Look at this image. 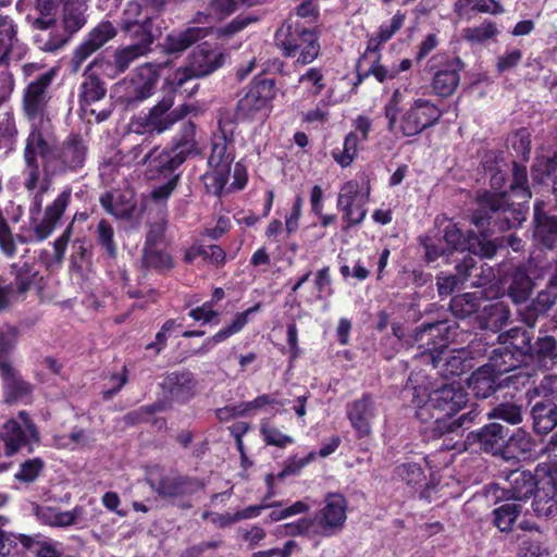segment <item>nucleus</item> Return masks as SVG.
I'll return each instance as SVG.
<instances>
[{
    "instance_id": "obj_1",
    "label": "nucleus",
    "mask_w": 557,
    "mask_h": 557,
    "mask_svg": "<svg viewBox=\"0 0 557 557\" xmlns=\"http://www.w3.org/2000/svg\"><path fill=\"white\" fill-rule=\"evenodd\" d=\"M196 127L193 123L183 125L180 138L173 148L168 151L158 148L146 151V146H135L127 154V163L135 165H147L146 175L148 178H156L159 174H172L173 170L181 165L188 156L200 152L198 141L195 138Z\"/></svg>"
},
{
    "instance_id": "obj_2",
    "label": "nucleus",
    "mask_w": 557,
    "mask_h": 557,
    "mask_svg": "<svg viewBox=\"0 0 557 557\" xmlns=\"http://www.w3.org/2000/svg\"><path fill=\"white\" fill-rule=\"evenodd\" d=\"M503 490L508 500L522 502L534 495V511L540 516H548L556 506L557 479L545 468L537 467L534 475L519 469L510 471Z\"/></svg>"
},
{
    "instance_id": "obj_3",
    "label": "nucleus",
    "mask_w": 557,
    "mask_h": 557,
    "mask_svg": "<svg viewBox=\"0 0 557 557\" xmlns=\"http://www.w3.org/2000/svg\"><path fill=\"white\" fill-rule=\"evenodd\" d=\"M406 91L407 88H396L393 91L384 107V115L389 132L410 137L435 125L442 117L443 111L428 99L416 98L398 119Z\"/></svg>"
},
{
    "instance_id": "obj_4",
    "label": "nucleus",
    "mask_w": 557,
    "mask_h": 557,
    "mask_svg": "<svg viewBox=\"0 0 557 557\" xmlns=\"http://www.w3.org/2000/svg\"><path fill=\"white\" fill-rule=\"evenodd\" d=\"M450 333V326L445 322L426 324L417 333V339L423 341L428 337H440V342L433 341L428 347L431 362L443 376H458L472 368L470 351L462 349H450L445 345Z\"/></svg>"
},
{
    "instance_id": "obj_5",
    "label": "nucleus",
    "mask_w": 557,
    "mask_h": 557,
    "mask_svg": "<svg viewBox=\"0 0 557 557\" xmlns=\"http://www.w3.org/2000/svg\"><path fill=\"white\" fill-rule=\"evenodd\" d=\"M54 72L48 71L32 82L24 92L23 109L30 123V132H37L46 138H50V121L46 116L48 102L47 88L51 84Z\"/></svg>"
},
{
    "instance_id": "obj_6",
    "label": "nucleus",
    "mask_w": 557,
    "mask_h": 557,
    "mask_svg": "<svg viewBox=\"0 0 557 557\" xmlns=\"http://www.w3.org/2000/svg\"><path fill=\"white\" fill-rule=\"evenodd\" d=\"M159 71V65L150 63L138 66L128 79L115 85L114 96L127 107L138 106L153 95L160 76Z\"/></svg>"
},
{
    "instance_id": "obj_7",
    "label": "nucleus",
    "mask_w": 557,
    "mask_h": 557,
    "mask_svg": "<svg viewBox=\"0 0 557 557\" xmlns=\"http://www.w3.org/2000/svg\"><path fill=\"white\" fill-rule=\"evenodd\" d=\"M275 39L284 54L300 64L311 63L320 51L317 34L304 27L283 25L276 32Z\"/></svg>"
},
{
    "instance_id": "obj_8",
    "label": "nucleus",
    "mask_w": 557,
    "mask_h": 557,
    "mask_svg": "<svg viewBox=\"0 0 557 557\" xmlns=\"http://www.w3.org/2000/svg\"><path fill=\"white\" fill-rule=\"evenodd\" d=\"M173 97H164L147 114L134 120L132 127L137 133L161 134L194 111V107L190 104H183L175 109H173Z\"/></svg>"
},
{
    "instance_id": "obj_9",
    "label": "nucleus",
    "mask_w": 557,
    "mask_h": 557,
    "mask_svg": "<svg viewBox=\"0 0 557 557\" xmlns=\"http://www.w3.org/2000/svg\"><path fill=\"white\" fill-rule=\"evenodd\" d=\"M503 348L495 349L491 356L487 367L498 376L517 368L521 357H524L531 349V338L521 329L515 327L505 334L499 335Z\"/></svg>"
},
{
    "instance_id": "obj_10",
    "label": "nucleus",
    "mask_w": 557,
    "mask_h": 557,
    "mask_svg": "<svg viewBox=\"0 0 557 557\" xmlns=\"http://www.w3.org/2000/svg\"><path fill=\"white\" fill-rule=\"evenodd\" d=\"M233 157L227 152V138L223 131L212 137L211 153L208 159L209 170L203 175L207 190L220 195L226 187Z\"/></svg>"
},
{
    "instance_id": "obj_11",
    "label": "nucleus",
    "mask_w": 557,
    "mask_h": 557,
    "mask_svg": "<svg viewBox=\"0 0 557 557\" xmlns=\"http://www.w3.org/2000/svg\"><path fill=\"white\" fill-rule=\"evenodd\" d=\"M370 196V184L362 177L346 182L338 193L337 208L343 212L345 228L360 224L366 215V203Z\"/></svg>"
},
{
    "instance_id": "obj_12",
    "label": "nucleus",
    "mask_w": 557,
    "mask_h": 557,
    "mask_svg": "<svg viewBox=\"0 0 557 557\" xmlns=\"http://www.w3.org/2000/svg\"><path fill=\"white\" fill-rule=\"evenodd\" d=\"M467 393L456 383L443 385L428 394L422 387H414L413 403L423 410L424 407L454 416L467 404Z\"/></svg>"
},
{
    "instance_id": "obj_13",
    "label": "nucleus",
    "mask_w": 557,
    "mask_h": 557,
    "mask_svg": "<svg viewBox=\"0 0 557 557\" xmlns=\"http://www.w3.org/2000/svg\"><path fill=\"white\" fill-rule=\"evenodd\" d=\"M51 146L50 138H46L37 132L29 133L24 151L26 162L25 187L28 190H34L40 188L41 185H47L45 182L40 181L38 158L40 157L45 161L46 166L49 168L51 159L54 157V153L51 151Z\"/></svg>"
},
{
    "instance_id": "obj_14",
    "label": "nucleus",
    "mask_w": 557,
    "mask_h": 557,
    "mask_svg": "<svg viewBox=\"0 0 557 557\" xmlns=\"http://www.w3.org/2000/svg\"><path fill=\"white\" fill-rule=\"evenodd\" d=\"M7 456H12L21 448L32 446L39 440L38 431L27 413L21 411L16 418L9 420L1 432Z\"/></svg>"
},
{
    "instance_id": "obj_15",
    "label": "nucleus",
    "mask_w": 557,
    "mask_h": 557,
    "mask_svg": "<svg viewBox=\"0 0 557 557\" xmlns=\"http://www.w3.org/2000/svg\"><path fill=\"white\" fill-rule=\"evenodd\" d=\"M275 83L271 78H256L247 94L238 102L239 114L244 117H252L257 113L267 115L276 96Z\"/></svg>"
},
{
    "instance_id": "obj_16",
    "label": "nucleus",
    "mask_w": 557,
    "mask_h": 557,
    "mask_svg": "<svg viewBox=\"0 0 557 557\" xmlns=\"http://www.w3.org/2000/svg\"><path fill=\"white\" fill-rule=\"evenodd\" d=\"M443 242L449 251H465L468 250L473 255H479L484 258H491L495 255L497 246L494 242L486 238V236H476L469 233L466 236L461 230L449 222L444 230Z\"/></svg>"
},
{
    "instance_id": "obj_17",
    "label": "nucleus",
    "mask_w": 557,
    "mask_h": 557,
    "mask_svg": "<svg viewBox=\"0 0 557 557\" xmlns=\"http://www.w3.org/2000/svg\"><path fill=\"white\" fill-rule=\"evenodd\" d=\"M347 502L342 494L330 493L325 496L324 506L315 517L319 533L333 535L342 530L347 519Z\"/></svg>"
},
{
    "instance_id": "obj_18",
    "label": "nucleus",
    "mask_w": 557,
    "mask_h": 557,
    "mask_svg": "<svg viewBox=\"0 0 557 557\" xmlns=\"http://www.w3.org/2000/svg\"><path fill=\"white\" fill-rule=\"evenodd\" d=\"M35 513L41 523L55 528L86 524L88 521V515L83 505H77L72 510L66 511L57 507L41 506L36 508Z\"/></svg>"
},
{
    "instance_id": "obj_19",
    "label": "nucleus",
    "mask_w": 557,
    "mask_h": 557,
    "mask_svg": "<svg viewBox=\"0 0 557 557\" xmlns=\"http://www.w3.org/2000/svg\"><path fill=\"white\" fill-rule=\"evenodd\" d=\"M375 416V405L369 396L354 400L347 406V418L358 437H367L371 434Z\"/></svg>"
},
{
    "instance_id": "obj_20",
    "label": "nucleus",
    "mask_w": 557,
    "mask_h": 557,
    "mask_svg": "<svg viewBox=\"0 0 557 557\" xmlns=\"http://www.w3.org/2000/svg\"><path fill=\"white\" fill-rule=\"evenodd\" d=\"M116 35L114 26L109 21L99 23L88 37L76 48L73 62L78 67L91 53L101 48Z\"/></svg>"
},
{
    "instance_id": "obj_21",
    "label": "nucleus",
    "mask_w": 557,
    "mask_h": 557,
    "mask_svg": "<svg viewBox=\"0 0 557 557\" xmlns=\"http://www.w3.org/2000/svg\"><path fill=\"white\" fill-rule=\"evenodd\" d=\"M257 0H213L208 12H198L194 17V23L203 24L209 27V32L213 25L234 13L242 5H252Z\"/></svg>"
},
{
    "instance_id": "obj_22",
    "label": "nucleus",
    "mask_w": 557,
    "mask_h": 557,
    "mask_svg": "<svg viewBox=\"0 0 557 557\" xmlns=\"http://www.w3.org/2000/svg\"><path fill=\"white\" fill-rule=\"evenodd\" d=\"M223 61L224 54L220 50L201 46L190 55V72L195 76H206L219 69Z\"/></svg>"
},
{
    "instance_id": "obj_23",
    "label": "nucleus",
    "mask_w": 557,
    "mask_h": 557,
    "mask_svg": "<svg viewBox=\"0 0 557 557\" xmlns=\"http://www.w3.org/2000/svg\"><path fill=\"white\" fill-rule=\"evenodd\" d=\"M151 42L152 36L149 33H145L138 44L127 46L114 53V69L110 71L103 69L102 72L109 76H114L124 72L133 61H135L138 57L144 55L149 50Z\"/></svg>"
},
{
    "instance_id": "obj_24",
    "label": "nucleus",
    "mask_w": 557,
    "mask_h": 557,
    "mask_svg": "<svg viewBox=\"0 0 557 557\" xmlns=\"http://www.w3.org/2000/svg\"><path fill=\"white\" fill-rule=\"evenodd\" d=\"M162 387L172 400L182 403L190 399L195 393V382L190 373H171L164 379Z\"/></svg>"
},
{
    "instance_id": "obj_25",
    "label": "nucleus",
    "mask_w": 557,
    "mask_h": 557,
    "mask_svg": "<svg viewBox=\"0 0 557 557\" xmlns=\"http://www.w3.org/2000/svg\"><path fill=\"white\" fill-rule=\"evenodd\" d=\"M209 34V27L193 26L184 32L173 33L166 36L163 48L168 53L182 52L197 40Z\"/></svg>"
},
{
    "instance_id": "obj_26",
    "label": "nucleus",
    "mask_w": 557,
    "mask_h": 557,
    "mask_svg": "<svg viewBox=\"0 0 557 557\" xmlns=\"http://www.w3.org/2000/svg\"><path fill=\"white\" fill-rule=\"evenodd\" d=\"M13 537L36 557H61V545L51 539L24 534L13 535Z\"/></svg>"
},
{
    "instance_id": "obj_27",
    "label": "nucleus",
    "mask_w": 557,
    "mask_h": 557,
    "mask_svg": "<svg viewBox=\"0 0 557 557\" xmlns=\"http://www.w3.org/2000/svg\"><path fill=\"white\" fill-rule=\"evenodd\" d=\"M468 441H476L485 451L496 454L505 442V430L499 423L493 422L481 429L478 433H470Z\"/></svg>"
},
{
    "instance_id": "obj_28",
    "label": "nucleus",
    "mask_w": 557,
    "mask_h": 557,
    "mask_svg": "<svg viewBox=\"0 0 557 557\" xmlns=\"http://www.w3.org/2000/svg\"><path fill=\"white\" fill-rule=\"evenodd\" d=\"M86 154V148L81 139L72 137L58 152L61 165L59 168H52V170H76L84 164Z\"/></svg>"
},
{
    "instance_id": "obj_29",
    "label": "nucleus",
    "mask_w": 557,
    "mask_h": 557,
    "mask_svg": "<svg viewBox=\"0 0 557 557\" xmlns=\"http://www.w3.org/2000/svg\"><path fill=\"white\" fill-rule=\"evenodd\" d=\"M496 377L493 368L484 364L472 373L468 380V387L476 397L486 398L495 392Z\"/></svg>"
},
{
    "instance_id": "obj_30",
    "label": "nucleus",
    "mask_w": 557,
    "mask_h": 557,
    "mask_svg": "<svg viewBox=\"0 0 557 557\" xmlns=\"http://www.w3.org/2000/svg\"><path fill=\"white\" fill-rule=\"evenodd\" d=\"M460 81L458 63L456 66H449L435 73L432 87L436 95L441 97L450 96L457 88Z\"/></svg>"
},
{
    "instance_id": "obj_31",
    "label": "nucleus",
    "mask_w": 557,
    "mask_h": 557,
    "mask_svg": "<svg viewBox=\"0 0 557 557\" xmlns=\"http://www.w3.org/2000/svg\"><path fill=\"white\" fill-rule=\"evenodd\" d=\"M522 512V505L508 500L493 510V522L502 532L511 530L513 523Z\"/></svg>"
},
{
    "instance_id": "obj_32",
    "label": "nucleus",
    "mask_w": 557,
    "mask_h": 557,
    "mask_svg": "<svg viewBox=\"0 0 557 557\" xmlns=\"http://www.w3.org/2000/svg\"><path fill=\"white\" fill-rule=\"evenodd\" d=\"M533 282L525 269H517L511 276V283L508 287V295L516 304L528 300L533 289Z\"/></svg>"
},
{
    "instance_id": "obj_33",
    "label": "nucleus",
    "mask_w": 557,
    "mask_h": 557,
    "mask_svg": "<svg viewBox=\"0 0 557 557\" xmlns=\"http://www.w3.org/2000/svg\"><path fill=\"white\" fill-rule=\"evenodd\" d=\"M102 208L119 219L131 216L135 205L131 199L122 197L120 193H106L100 197Z\"/></svg>"
},
{
    "instance_id": "obj_34",
    "label": "nucleus",
    "mask_w": 557,
    "mask_h": 557,
    "mask_svg": "<svg viewBox=\"0 0 557 557\" xmlns=\"http://www.w3.org/2000/svg\"><path fill=\"white\" fill-rule=\"evenodd\" d=\"M535 231L534 236L544 246L550 247L557 238V219L555 216H546L540 211V206H535Z\"/></svg>"
},
{
    "instance_id": "obj_35",
    "label": "nucleus",
    "mask_w": 557,
    "mask_h": 557,
    "mask_svg": "<svg viewBox=\"0 0 557 557\" xmlns=\"http://www.w3.org/2000/svg\"><path fill=\"white\" fill-rule=\"evenodd\" d=\"M532 417L537 433H547L557 424V409L554 405L536 403L532 408Z\"/></svg>"
},
{
    "instance_id": "obj_36",
    "label": "nucleus",
    "mask_w": 557,
    "mask_h": 557,
    "mask_svg": "<svg viewBox=\"0 0 557 557\" xmlns=\"http://www.w3.org/2000/svg\"><path fill=\"white\" fill-rule=\"evenodd\" d=\"M534 361L543 368H553L557 364V342L552 336H544L536 341L534 347Z\"/></svg>"
},
{
    "instance_id": "obj_37",
    "label": "nucleus",
    "mask_w": 557,
    "mask_h": 557,
    "mask_svg": "<svg viewBox=\"0 0 557 557\" xmlns=\"http://www.w3.org/2000/svg\"><path fill=\"white\" fill-rule=\"evenodd\" d=\"M0 373L5 388L11 391L15 397H22L29 393L30 385L17 375V371L10 360L4 359L0 361Z\"/></svg>"
},
{
    "instance_id": "obj_38",
    "label": "nucleus",
    "mask_w": 557,
    "mask_h": 557,
    "mask_svg": "<svg viewBox=\"0 0 557 557\" xmlns=\"http://www.w3.org/2000/svg\"><path fill=\"white\" fill-rule=\"evenodd\" d=\"M533 449V441L529 433L522 429H518L508 440L506 449L503 455L505 459H517L515 454L527 455Z\"/></svg>"
},
{
    "instance_id": "obj_39",
    "label": "nucleus",
    "mask_w": 557,
    "mask_h": 557,
    "mask_svg": "<svg viewBox=\"0 0 557 557\" xmlns=\"http://www.w3.org/2000/svg\"><path fill=\"white\" fill-rule=\"evenodd\" d=\"M145 4L139 1H131L127 3L126 9L124 11V26L125 29L138 33L139 30L143 32V36L145 33H148L146 29V22L148 20V15L145 14L141 17L143 10Z\"/></svg>"
},
{
    "instance_id": "obj_40",
    "label": "nucleus",
    "mask_w": 557,
    "mask_h": 557,
    "mask_svg": "<svg viewBox=\"0 0 557 557\" xmlns=\"http://www.w3.org/2000/svg\"><path fill=\"white\" fill-rule=\"evenodd\" d=\"M412 61L410 59H403L398 64L386 66L379 61H374L369 69V74L373 75L380 83H385L397 77L401 72H407L411 69Z\"/></svg>"
},
{
    "instance_id": "obj_41",
    "label": "nucleus",
    "mask_w": 557,
    "mask_h": 557,
    "mask_svg": "<svg viewBox=\"0 0 557 557\" xmlns=\"http://www.w3.org/2000/svg\"><path fill=\"white\" fill-rule=\"evenodd\" d=\"M480 297L476 293H466L456 296L450 301V310L457 318H467L480 308Z\"/></svg>"
},
{
    "instance_id": "obj_42",
    "label": "nucleus",
    "mask_w": 557,
    "mask_h": 557,
    "mask_svg": "<svg viewBox=\"0 0 557 557\" xmlns=\"http://www.w3.org/2000/svg\"><path fill=\"white\" fill-rule=\"evenodd\" d=\"M497 33L498 30L495 23L491 21H484L478 26L465 28L462 30V37L465 40L472 45H482L490 39H493Z\"/></svg>"
},
{
    "instance_id": "obj_43",
    "label": "nucleus",
    "mask_w": 557,
    "mask_h": 557,
    "mask_svg": "<svg viewBox=\"0 0 557 557\" xmlns=\"http://www.w3.org/2000/svg\"><path fill=\"white\" fill-rule=\"evenodd\" d=\"M533 178L540 183L552 181L553 193L557 197V154L553 159L540 161L532 169Z\"/></svg>"
},
{
    "instance_id": "obj_44",
    "label": "nucleus",
    "mask_w": 557,
    "mask_h": 557,
    "mask_svg": "<svg viewBox=\"0 0 557 557\" xmlns=\"http://www.w3.org/2000/svg\"><path fill=\"white\" fill-rule=\"evenodd\" d=\"M259 306L251 307L244 312L237 313L233 321L224 329L220 330L216 334L213 335L212 343L214 342H223L227 339L230 336L237 334L243 330V327L248 323L249 317L257 312Z\"/></svg>"
},
{
    "instance_id": "obj_45",
    "label": "nucleus",
    "mask_w": 557,
    "mask_h": 557,
    "mask_svg": "<svg viewBox=\"0 0 557 557\" xmlns=\"http://www.w3.org/2000/svg\"><path fill=\"white\" fill-rule=\"evenodd\" d=\"M360 143L357 133H349L345 137L343 150H333V158L343 168L350 165L357 156Z\"/></svg>"
},
{
    "instance_id": "obj_46",
    "label": "nucleus",
    "mask_w": 557,
    "mask_h": 557,
    "mask_svg": "<svg viewBox=\"0 0 557 557\" xmlns=\"http://www.w3.org/2000/svg\"><path fill=\"white\" fill-rule=\"evenodd\" d=\"M15 41V28L13 21L8 16L0 15V65L3 64L9 51Z\"/></svg>"
},
{
    "instance_id": "obj_47",
    "label": "nucleus",
    "mask_w": 557,
    "mask_h": 557,
    "mask_svg": "<svg viewBox=\"0 0 557 557\" xmlns=\"http://www.w3.org/2000/svg\"><path fill=\"white\" fill-rule=\"evenodd\" d=\"M143 262L145 267L160 271L168 270L173 265L171 256L164 251L156 249L154 247H145Z\"/></svg>"
},
{
    "instance_id": "obj_48",
    "label": "nucleus",
    "mask_w": 557,
    "mask_h": 557,
    "mask_svg": "<svg viewBox=\"0 0 557 557\" xmlns=\"http://www.w3.org/2000/svg\"><path fill=\"white\" fill-rule=\"evenodd\" d=\"M299 84L304 86L310 96L319 95L325 87L324 76L321 70L311 67L299 77Z\"/></svg>"
},
{
    "instance_id": "obj_49",
    "label": "nucleus",
    "mask_w": 557,
    "mask_h": 557,
    "mask_svg": "<svg viewBox=\"0 0 557 557\" xmlns=\"http://www.w3.org/2000/svg\"><path fill=\"white\" fill-rule=\"evenodd\" d=\"M104 94L106 88L100 81L94 76H88L82 84L81 99L86 104L100 100Z\"/></svg>"
},
{
    "instance_id": "obj_50",
    "label": "nucleus",
    "mask_w": 557,
    "mask_h": 557,
    "mask_svg": "<svg viewBox=\"0 0 557 557\" xmlns=\"http://www.w3.org/2000/svg\"><path fill=\"white\" fill-rule=\"evenodd\" d=\"M528 176L527 169L524 166L515 164L513 165V181L510 185L511 194L522 200L531 198V193L527 185Z\"/></svg>"
},
{
    "instance_id": "obj_51",
    "label": "nucleus",
    "mask_w": 557,
    "mask_h": 557,
    "mask_svg": "<svg viewBox=\"0 0 557 557\" xmlns=\"http://www.w3.org/2000/svg\"><path fill=\"white\" fill-rule=\"evenodd\" d=\"M282 405V403L277 401L274 397L270 395H261L251 401L238 405V414H251L256 413L257 411L263 410L267 406H271L272 409H274L275 406Z\"/></svg>"
},
{
    "instance_id": "obj_52",
    "label": "nucleus",
    "mask_w": 557,
    "mask_h": 557,
    "mask_svg": "<svg viewBox=\"0 0 557 557\" xmlns=\"http://www.w3.org/2000/svg\"><path fill=\"white\" fill-rule=\"evenodd\" d=\"M398 476L409 486L416 487L425 480L423 470L418 463H404L397 468Z\"/></svg>"
},
{
    "instance_id": "obj_53",
    "label": "nucleus",
    "mask_w": 557,
    "mask_h": 557,
    "mask_svg": "<svg viewBox=\"0 0 557 557\" xmlns=\"http://www.w3.org/2000/svg\"><path fill=\"white\" fill-rule=\"evenodd\" d=\"M71 195V189H64L54 201L46 208L45 216L57 224L70 203Z\"/></svg>"
},
{
    "instance_id": "obj_54",
    "label": "nucleus",
    "mask_w": 557,
    "mask_h": 557,
    "mask_svg": "<svg viewBox=\"0 0 557 557\" xmlns=\"http://www.w3.org/2000/svg\"><path fill=\"white\" fill-rule=\"evenodd\" d=\"M83 2H66L64 5V20L69 28L78 29L85 24Z\"/></svg>"
},
{
    "instance_id": "obj_55",
    "label": "nucleus",
    "mask_w": 557,
    "mask_h": 557,
    "mask_svg": "<svg viewBox=\"0 0 557 557\" xmlns=\"http://www.w3.org/2000/svg\"><path fill=\"white\" fill-rule=\"evenodd\" d=\"M261 434L269 445L285 447L286 445L294 443L293 437L282 433L280 430L265 422L261 424Z\"/></svg>"
},
{
    "instance_id": "obj_56",
    "label": "nucleus",
    "mask_w": 557,
    "mask_h": 557,
    "mask_svg": "<svg viewBox=\"0 0 557 557\" xmlns=\"http://www.w3.org/2000/svg\"><path fill=\"white\" fill-rule=\"evenodd\" d=\"M488 417H494L504 420L510 424H518L522 421L520 407L513 404H503L493 410Z\"/></svg>"
},
{
    "instance_id": "obj_57",
    "label": "nucleus",
    "mask_w": 557,
    "mask_h": 557,
    "mask_svg": "<svg viewBox=\"0 0 557 557\" xmlns=\"http://www.w3.org/2000/svg\"><path fill=\"white\" fill-rule=\"evenodd\" d=\"M315 522L311 519L304 518L299 519L296 522L293 523H286L277 529V532H281V530H284V533L286 535H301V534H308V533H319V531L315 529Z\"/></svg>"
},
{
    "instance_id": "obj_58",
    "label": "nucleus",
    "mask_w": 557,
    "mask_h": 557,
    "mask_svg": "<svg viewBox=\"0 0 557 557\" xmlns=\"http://www.w3.org/2000/svg\"><path fill=\"white\" fill-rule=\"evenodd\" d=\"M42 461L39 458H34L21 465L15 478L20 481L32 482L34 481L42 469Z\"/></svg>"
},
{
    "instance_id": "obj_59",
    "label": "nucleus",
    "mask_w": 557,
    "mask_h": 557,
    "mask_svg": "<svg viewBox=\"0 0 557 557\" xmlns=\"http://www.w3.org/2000/svg\"><path fill=\"white\" fill-rule=\"evenodd\" d=\"M17 136V129L15 123L11 119H5L0 122V148L10 150L13 148Z\"/></svg>"
},
{
    "instance_id": "obj_60",
    "label": "nucleus",
    "mask_w": 557,
    "mask_h": 557,
    "mask_svg": "<svg viewBox=\"0 0 557 557\" xmlns=\"http://www.w3.org/2000/svg\"><path fill=\"white\" fill-rule=\"evenodd\" d=\"M522 59V52L519 49L506 50L497 59V71L499 73L506 72L519 64Z\"/></svg>"
},
{
    "instance_id": "obj_61",
    "label": "nucleus",
    "mask_w": 557,
    "mask_h": 557,
    "mask_svg": "<svg viewBox=\"0 0 557 557\" xmlns=\"http://www.w3.org/2000/svg\"><path fill=\"white\" fill-rule=\"evenodd\" d=\"M532 393L535 396L550 397L557 395V374L545 375Z\"/></svg>"
},
{
    "instance_id": "obj_62",
    "label": "nucleus",
    "mask_w": 557,
    "mask_h": 557,
    "mask_svg": "<svg viewBox=\"0 0 557 557\" xmlns=\"http://www.w3.org/2000/svg\"><path fill=\"white\" fill-rule=\"evenodd\" d=\"M505 196H506L505 193L491 194V193L485 191L479 197L480 207L483 210L488 209L490 211H493V212L502 210L503 206L505 203Z\"/></svg>"
},
{
    "instance_id": "obj_63",
    "label": "nucleus",
    "mask_w": 557,
    "mask_h": 557,
    "mask_svg": "<svg viewBox=\"0 0 557 557\" xmlns=\"http://www.w3.org/2000/svg\"><path fill=\"white\" fill-rule=\"evenodd\" d=\"M405 14L397 12L388 23L381 25L379 29V38L381 41H387L403 26Z\"/></svg>"
},
{
    "instance_id": "obj_64",
    "label": "nucleus",
    "mask_w": 557,
    "mask_h": 557,
    "mask_svg": "<svg viewBox=\"0 0 557 557\" xmlns=\"http://www.w3.org/2000/svg\"><path fill=\"white\" fill-rule=\"evenodd\" d=\"M519 557H547V552L537 541L522 540Z\"/></svg>"
}]
</instances>
